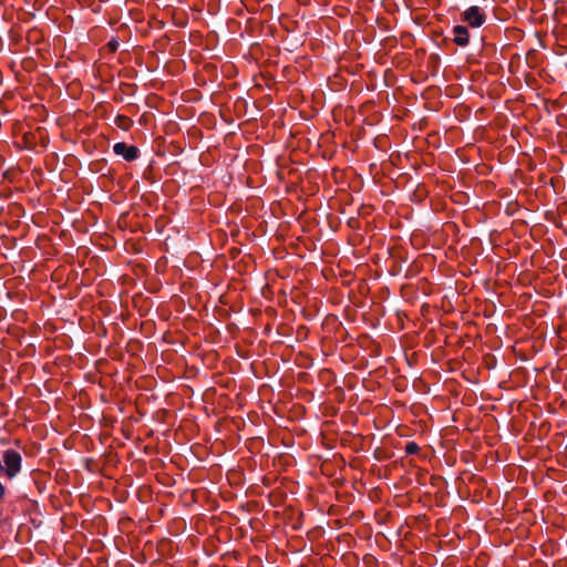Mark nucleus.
<instances>
[{
  "label": "nucleus",
  "instance_id": "1",
  "mask_svg": "<svg viewBox=\"0 0 567 567\" xmlns=\"http://www.w3.org/2000/svg\"><path fill=\"white\" fill-rule=\"evenodd\" d=\"M22 471V455L14 449H8L2 452L0 460V474L11 481Z\"/></svg>",
  "mask_w": 567,
  "mask_h": 567
},
{
  "label": "nucleus",
  "instance_id": "2",
  "mask_svg": "<svg viewBox=\"0 0 567 567\" xmlns=\"http://www.w3.org/2000/svg\"><path fill=\"white\" fill-rule=\"evenodd\" d=\"M485 14L482 9L477 6L467 8L462 16V20L472 28H480L485 22Z\"/></svg>",
  "mask_w": 567,
  "mask_h": 567
},
{
  "label": "nucleus",
  "instance_id": "3",
  "mask_svg": "<svg viewBox=\"0 0 567 567\" xmlns=\"http://www.w3.org/2000/svg\"><path fill=\"white\" fill-rule=\"evenodd\" d=\"M113 151L116 155L123 156L126 161L137 158V148L123 142L114 144Z\"/></svg>",
  "mask_w": 567,
  "mask_h": 567
},
{
  "label": "nucleus",
  "instance_id": "4",
  "mask_svg": "<svg viewBox=\"0 0 567 567\" xmlns=\"http://www.w3.org/2000/svg\"><path fill=\"white\" fill-rule=\"evenodd\" d=\"M453 41L460 47H466L470 41L468 30L464 25H455L452 30Z\"/></svg>",
  "mask_w": 567,
  "mask_h": 567
},
{
  "label": "nucleus",
  "instance_id": "5",
  "mask_svg": "<svg viewBox=\"0 0 567 567\" xmlns=\"http://www.w3.org/2000/svg\"><path fill=\"white\" fill-rule=\"evenodd\" d=\"M405 452L408 454H416L419 452V445L415 442H408L405 445Z\"/></svg>",
  "mask_w": 567,
  "mask_h": 567
},
{
  "label": "nucleus",
  "instance_id": "6",
  "mask_svg": "<svg viewBox=\"0 0 567 567\" xmlns=\"http://www.w3.org/2000/svg\"><path fill=\"white\" fill-rule=\"evenodd\" d=\"M120 121L128 122L130 120L125 116H117L116 122H120Z\"/></svg>",
  "mask_w": 567,
  "mask_h": 567
},
{
  "label": "nucleus",
  "instance_id": "7",
  "mask_svg": "<svg viewBox=\"0 0 567 567\" xmlns=\"http://www.w3.org/2000/svg\"><path fill=\"white\" fill-rule=\"evenodd\" d=\"M125 121H120V122H116L120 126H123Z\"/></svg>",
  "mask_w": 567,
  "mask_h": 567
}]
</instances>
